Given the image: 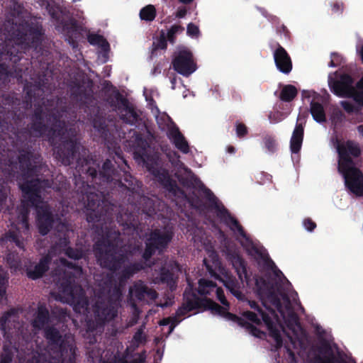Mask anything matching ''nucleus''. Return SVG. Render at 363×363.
<instances>
[{
  "label": "nucleus",
  "instance_id": "obj_1",
  "mask_svg": "<svg viewBox=\"0 0 363 363\" xmlns=\"http://www.w3.org/2000/svg\"><path fill=\"white\" fill-rule=\"evenodd\" d=\"M63 109L48 108L44 104H35L29 116V123L19 128L23 113L9 111L6 118L0 120V140L6 146L7 158L0 152V168L9 177L18 173L26 178L40 172V156L34 152L33 140L45 137L53 147L55 158L65 166L77 160L79 153L80 142L74 125H69L62 120Z\"/></svg>",
  "mask_w": 363,
  "mask_h": 363
},
{
  "label": "nucleus",
  "instance_id": "obj_2",
  "mask_svg": "<svg viewBox=\"0 0 363 363\" xmlns=\"http://www.w3.org/2000/svg\"><path fill=\"white\" fill-rule=\"evenodd\" d=\"M84 162L79 171L85 172L93 184L84 182L78 191L86 202V220L93 223L95 233L101 236L94 244L96 257L103 268L116 272L128 261V255L139 251L140 247L135 245L130 251L118 247L122 240L119 230L112 225L114 206L109 199L116 191H126L130 196L140 187L141 183L128 172L118 171L109 159L104 162L99 170V165L94 161L92 166L88 159H84Z\"/></svg>",
  "mask_w": 363,
  "mask_h": 363
},
{
  "label": "nucleus",
  "instance_id": "obj_3",
  "mask_svg": "<svg viewBox=\"0 0 363 363\" xmlns=\"http://www.w3.org/2000/svg\"><path fill=\"white\" fill-rule=\"evenodd\" d=\"M12 35L17 43L14 45L11 41L6 42L0 51V62L9 60L13 64L18 63L22 57L20 48H33L37 49L43 42L45 32L41 23L23 21ZM21 69L13 66L10 68L5 62L0 63V84L6 85L10 77H21Z\"/></svg>",
  "mask_w": 363,
  "mask_h": 363
},
{
  "label": "nucleus",
  "instance_id": "obj_4",
  "mask_svg": "<svg viewBox=\"0 0 363 363\" xmlns=\"http://www.w3.org/2000/svg\"><path fill=\"white\" fill-rule=\"evenodd\" d=\"M203 193L204 198L208 202L205 205L202 201L197 196L188 199V202L195 209L208 208L215 210L217 216L232 231H237L244 240L245 243H242L243 247L250 255H256L259 259L265 261L267 266L269 268H277L274 262L267 257L262 247H259L253 240L247 235L243 227L240 225L239 221L233 216L228 210L219 201L218 199L214 195L211 189L206 187L203 184L201 188Z\"/></svg>",
  "mask_w": 363,
  "mask_h": 363
},
{
  "label": "nucleus",
  "instance_id": "obj_5",
  "mask_svg": "<svg viewBox=\"0 0 363 363\" xmlns=\"http://www.w3.org/2000/svg\"><path fill=\"white\" fill-rule=\"evenodd\" d=\"M48 187H50V182L48 179L38 178L26 180L19 185L23 196L35 209L37 227L42 235H48L55 223V216L51 207L43 201L41 196L42 191Z\"/></svg>",
  "mask_w": 363,
  "mask_h": 363
},
{
  "label": "nucleus",
  "instance_id": "obj_6",
  "mask_svg": "<svg viewBox=\"0 0 363 363\" xmlns=\"http://www.w3.org/2000/svg\"><path fill=\"white\" fill-rule=\"evenodd\" d=\"M338 171L342 175L345 187L357 196H363V173L355 167L352 159L359 157L362 151L359 144L348 140L337 141Z\"/></svg>",
  "mask_w": 363,
  "mask_h": 363
},
{
  "label": "nucleus",
  "instance_id": "obj_7",
  "mask_svg": "<svg viewBox=\"0 0 363 363\" xmlns=\"http://www.w3.org/2000/svg\"><path fill=\"white\" fill-rule=\"evenodd\" d=\"M70 93L72 99L84 108L87 119L95 130L102 139L106 140L110 133L105 113L97 105L91 85L86 84L84 80H73L70 84Z\"/></svg>",
  "mask_w": 363,
  "mask_h": 363
},
{
  "label": "nucleus",
  "instance_id": "obj_8",
  "mask_svg": "<svg viewBox=\"0 0 363 363\" xmlns=\"http://www.w3.org/2000/svg\"><path fill=\"white\" fill-rule=\"evenodd\" d=\"M98 295L99 298L93 306V313L96 322L103 325L118 315L122 290L111 278H107L99 284Z\"/></svg>",
  "mask_w": 363,
  "mask_h": 363
},
{
  "label": "nucleus",
  "instance_id": "obj_9",
  "mask_svg": "<svg viewBox=\"0 0 363 363\" xmlns=\"http://www.w3.org/2000/svg\"><path fill=\"white\" fill-rule=\"evenodd\" d=\"M44 337L50 350L55 355L56 363H75L77 347L72 337L67 335L63 337L53 325L44 328Z\"/></svg>",
  "mask_w": 363,
  "mask_h": 363
},
{
  "label": "nucleus",
  "instance_id": "obj_10",
  "mask_svg": "<svg viewBox=\"0 0 363 363\" xmlns=\"http://www.w3.org/2000/svg\"><path fill=\"white\" fill-rule=\"evenodd\" d=\"M174 237V232L170 229L155 228L146 234L145 249L142 254L144 261H149L157 252L162 255L167 250Z\"/></svg>",
  "mask_w": 363,
  "mask_h": 363
},
{
  "label": "nucleus",
  "instance_id": "obj_11",
  "mask_svg": "<svg viewBox=\"0 0 363 363\" xmlns=\"http://www.w3.org/2000/svg\"><path fill=\"white\" fill-rule=\"evenodd\" d=\"M60 292L75 304L74 309L80 306L83 309H87L88 301L84 296V292L80 286L75 283V276L71 272H63L59 277L57 283Z\"/></svg>",
  "mask_w": 363,
  "mask_h": 363
},
{
  "label": "nucleus",
  "instance_id": "obj_12",
  "mask_svg": "<svg viewBox=\"0 0 363 363\" xmlns=\"http://www.w3.org/2000/svg\"><path fill=\"white\" fill-rule=\"evenodd\" d=\"M144 162L147 171L164 189L174 195L178 192L184 194L176 181L172 179L169 171L160 165L157 158L147 156Z\"/></svg>",
  "mask_w": 363,
  "mask_h": 363
},
{
  "label": "nucleus",
  "instance_id": "obj_13",
  "mask_svg": "<svg viewBox=\"0 0 363 363\" xmlns=\"http://www.w3.org/2000/svg\"><path fill=\"white\" fill-rule=\"evenodd\" d=\"M174 69L179 74L189 77L197 68L193 53L187 49L179 50L172 62Z\"/></svg>",
  "mask_w": 363,
  "mask_h": 363
},
{
  "label": "nucleus",
  "instance_id": "obj_14",
  "mask_svg": "<svg viewBox=\"0 0 363 363\" xmlns=\"http://www.w3.org/2000/svg\"><path fill=\"white\" fill-rule=\"evenodd\" d=\"M332 91L340 97L352 99L355 101V96L359 94L357 82L354 84V79L348 74H342L335 80L331 85Z\"/></svg>",
  "mask_w": 363,
  "mask_h": 363
},
{
  "label": "nucleus",
  "instance_id": "obj_15",
  "mask_svg": "<svg viewBox=\"0 0 363 363\" xmlns=\"http://www.w3.org/2000/svg\"><path fill=\"white\" fill-rule=\"evenodd\" d=\"M128 296L131 304L135 306L136 301H153L157 299L158 294L154 289L148 287L142 280H138L130 287Z\"/></svg>",
  "mask_w": 363,
  "mask_h": 363
},
{
  "label": "nucleus",
  "instance_id": "obj_16",
  "mask_svg": "<svg viewBox=\"0 0 363 363\" xmlns=\"http://www.w3.org/2000/svg\"><path fill=\"white\" fill-rule=\"evenodd\" d=\"M226 259L232 264L233 267L235 269L239 279L242 284L245 281L247 284L250 280V276L247 271V264L245 259L239 254L235 248L229 246L225 247L224 250Z\"/></svg>",
  "mask_w": 363,
  "mask_h": 363
},
{
  "label": "nucleus",
  "instance_id": "obj_17",
  "mask_svg": "<svg viewBox=\"0 0 363 363\" xmlns=\"http://www.w3.org/2000/svg\"><path fill=\"white\" fill-rule=\"evenodd\" d=\"M116 99L122 106V108H120L119 110L121 113L120 118L123 123L133 125L141 122L142 119L138 111L133 105L129 103L126 98L118 91Z\"/></svg>",
  "mask_w": 363,
  "mask_h": 363
},
{
  "label": "nucleus",
  "instance_id": "obj_18",
  "mask_svg": "<svg viewBox=\"0 0 363 363\" xmlns=\"http://www.w3.org/2000/svg\"><path fill=\"white\" fill-rule=\"evenodd\" d=\"M273 52V57L277 69L285 74H289L293 68L291 58L287 51L279 43Z\"/></svg>",
  "mask_w": 363,
  "mask_h": 363
},
{
  "label": "nucleus",
  "instance_id": "obj_19",
  "mask_svg": "<svg viewBox=\"0 0 363 363\" xmlns=\"http://www.w3.org/2000/svg\"><path fill=\"white\" fill-rule=\"evenodd\" d=\"M49 84V78L48 75L43 72L38 75L37 79L35 80L34 84H27L25 86L26 95L29 100L35 99L37 95H43L44 93V89L47 88Z\"/></svg>",
  "mask_w": 363,
  "mask_h": 363
},
{
  "label": "nucleus",
  "instance_id": "obj_20",
  "mask_svg": "<svg viewBox=\"0 0 363 363\" xmlns=\"http://www.w3.org/2000/svg\"><path fill=\"white\" fill-rule=\"evenodd\" d=\"M51 261L52 258L49 255L42 257L39 262L33 268L29 267L26 269V276L32 280L42 278L49 270Z\"/></svg>",
  "mask_w": 363,
  "mask_h": 363
},
{
  "label": "nucleus",
  "instance_id": "obj_21",
  "mask_svg": "<svg viewBox=\"0 0 363 363\" xmlns=\"http://www.w3.org/2000/svg\"><path fill=\"white\" fill-rule=\"evenodd\" d=\"M203 309L205 311H211V313L214 315H219L234 323H235L237 320H239V316L228 311L229 308L224 306H221L214 301L208 298H205Z\"/></svg>",
  "mask_w": 363,
  "mask_h": 363
},
{
  "label": "nucleus",
  "instance_id": "obj_22",
  "mask_svg": "<svg viewBox=\"0 0 363 363\" xmlns=\"http://www.w3.org/2000/svg\"><path fill=\"white\" fill-rule=\"evenodd\" d=\"M50 322V315L49 310L45 303H39L37 310L33 315L32 326L37 330H42Z\"/></svg>",
  "mask_w": 363,
  "mask_h": 363
},
{
  "label": "nucleus",
  "instance_id": "obj_23",
  "mask_svg": "<svg viewBox=\"0 0 363 363\" xmlns=\"http://www.w3.org/2000/svg\"><path fill=\"white\" fill-rule=\"evenodd\" d=\"M259 314L261 316V321L262 320L267 326L270 337L274 340L277 347H281L283 342L282 337L279 330L274 323L271 316L262 308H259Z\"/></svg>",
  "mask_w": 363,
  "mask_h": 363
},
{
  "label": "nucleus",
  "instance_id": "obj_24",
  "mask_svg": "<svg viewBox=\"0 0 363 363\" xmlns=\"http://www.w3.org/2000/svg\"><path fill=\"white\" fill-rule=\"evenodd\" d=\"M167 136L182 152L186 154L189 152V144L176 125L169 128Z\"/></svg>",
  "mask_w": 363,
  "mask_h": 363
},
{
  "label": "nucleus",
  "instance_id": "obj_25",
  "mask_svg": "<svg viewBox=\"0 0 363 363\" xmlns=\"http://www.w3.org/2000/svg\"><path fill=\"white\" fill-rule=\"evenodd\" d=\"M299 118L297 119L296 127L293 131L292 136L290 140V150L292 153H298L301 149L304 128L302 123H299Z\"/></svg>",
  "mask_w": 363,
  "mask_h": 363
},
{
  "label": "nucleus",
  "instance_id": "obj_26",
  "mask_svg": "<svg viewBox=\"0 0 363 363\" xmlns=\"http://www.w3.org/2000/svg\"><path fill=\"white\" fill-rule=\"evenodd\" d=\"M223 285L238 300L243 301L245 296L240 291V283L235 277L227 276L225 279L223 281Z\"/></svg>",
  "mask_w": 363,
  "mask_h": 363
},
{
  "label": "nucleus",
  "instance_id": "obj_27",
  "mask_svg": "<svg viewBox=\"0 0 363 363\" xmlns=\"http://www.w3.org/2000/svg\"><path fill=\"white\" fill-rule=\"evenodd\" d=\"M160 280L162 284H166L170 291H173L176 289L177 279L169 269L164 267H161Z\"/></svg>",
  "mask_w": 363,
  "mask_h": 363
},
{
  "label": "nucleus",
  "instance_id": "obj_28",
  "mask_svg": "<svg viewBox=\"0 0 363 363\" xmlns=\"http://www.w3.org/2000/svg\"><path fill=\"white\" fill-rule=\"evenodd\" d=\"M204 301L205 298H201L192 293L188 296L184 294V302L183 304L188 311H192L195 309L203 308Z\"/></svg>",
  "mask_w": 363,
  "mask_h": 363
},
{
  "label": "nucleus",
  "instance_id": "obj_29",
  "mask_svg": "<svg viewBox=\"0 0 363 363\" xmlns=\"http://www.w3.org/2000/svg\"><path fill=\"white\" fill-rule=\"evenodd\" d=\"M310 112L313 118L316 122L321 123L326 121L325 112L322 104L312 100L311 102Z\"/></svg>",
  "mask_w": 363,
  "mask_h": 363
},
{
  "label": "nucleus",
  "instance_id": "obj_30",
  "mask_svg": "<svg viewBox=\"0 0 363 363\" xmlns=\"http://www.w3.org/2000/svg\"><path fill=\"white\" fill-rule=\"evenodd\" d=\"M8 242L15 243L19 249L24 250L23 240L18 232L9 230L4 234L1 238V245H5Z\"/></svg>",
  "mask_w": 363,
  "mask_h": 363
},
{
  "label": "nucleus",
  "instance_id": "obj_31",
  "mask_svg": "<svg viewBox=\"0 0 363 363\" xmlns=\"http://www.w3.org/2000/svg\"><path fill=\"white\" fill-rule=\"evenodd\" d=\"M255 279L257 293L260 296H263L264 294L274 288V284L266 280L262 277L255 276Z\"/></svg>",
  "mask_w": 363,
  "mask_h": 363
},
{
  "label": "nucleus",
  "instance_id": "obj_32",
  "mask_svg": "<svg viewBox=\"0 0 363 363\" xmlns=\"http://www.w3.org/2000/svg\"><path fill=\"white\" fill-rule=\"evenodd\" d=\"M298 94V90L291 84L284 85L279 94V99L284 102L292 101Z\"/></svg>",
  "mask_w": 363,
  "mask_h": 363
},
{
  "label": "nucleus",
  "instance_id": "obj_33",
  "mask_svg": "<svg viewBox=\"0 0 363 363\" xmlns=\"http://www.w3.org/2000/svg\"><path fill=\"white\" fill-rule=\"evenodd\" d=\"M24 201H22L21 208H19L18 212V219L20 220L22 226L26 229H28L29 223H28V216H29V207H32L29 202H28L27 199L23 196Z\"/></svg>",
  "mask_w": 363,
  "mask_h": 363
},
{
  "label": "nucleus",
  "instance_id": "obj_34",
  "mask_svg": "<svg viewBox=\"0 0 363 363\" xmlns=\"http://www.w3.org/2000/svg\"><path fill=\"white\" fill-rule=\"evenodd\" d=\"M87 40L91 45H97L104 51H106L109 49V43L101 35L96 33H89L87 35Z\"/></svg>",
  "mask_w": 363,
  "mask_h": 363
},
{
  "label": "nucleus",
  "instance_id": "obj_35",
  "mask_svg": "<svg viewBox=\"0 0 363 363\" xmlns=\"http://www.w3.org/2000/svg\"><path fill=\"white\" fill-rule=\"evenodd\" d=\"M239 320H236V323L241 326L245 328L253 336L257 337H262V335H264V333L258 329L257 327L253 325L252 324L247 322L246 320L241 317H238Z\"/></svg>",
  "mask_w": 363,
  "mask_h": 363
},
{
  "label": "nucleus",
  "instance_id": "obj_36",
  "mask_svg": "<svg viewBox=\"0 0 363 363\" xmlns=\"http://www.w3.org/2000/svg\"><path fill=\"white\" fill-rule=\"evenodd\" d=\"M263 296L266 297L270 303L274 306L277 310L283 313V306L279 295L276 293L274 288L264 294Z\"/></svg>",
  "mask_w": 363,
  "mask_h": 363
},
{
  "label": "nucleus",
  "instance_id": "obj_37",
  "mask_svg": "<svg viewBox=\"0 0 363 363\" xmlns=\"http://www.w3.org/2000/svg\"><path fill=\"white\" fill-rule=\"evenodd\" d=\"M156 17V9L152 4L143 7L140 11V18L145 21H152Z\"/></svg>",
  "mask_w": 363,
  "mask_h": 363
},
{
  "label": "nucleus",
  "instance_id": "obj_38",
  "mask_svg": "<svg viewBox=\"0 0 363 363\" xmlns=\"http://www.w3.org/2000/svg\"><path fill=\"white\" fill-rule=\"evenodd\" d=\"M140 203L143 205L142 211L148 216H151L155 213L154 201L148 197H141Z\"/></svg>",
  "mask_w": 363,
  "mask_h": 363
},
{
  "label": "nucleus",
  "instance_id": "obj_39",
  "mask_svg": "<svg viewBox=\"0 0 363 363\" xmlns=\"http://www.w3.org/2000/svg\"><path fill=\"white\" fill-rule=\"evenodd\" d=\"M215 288H216V284L213 281L205 279H201L199 281V293L201 295L209 294L210 292L208 289Z\"/></svg>",
  "mask_w": 363,
  "mask_h": 363
},
{
  "label": "nucleus",
  "instance_id": "obj_40",
  "mask_svg": "<svg viewBox=\"0 0 363 363\" xmlns=\"http://www.w3.org/2000/svg\"><path fill=\"white\" fill-rule=\"evenodd\" d=\"M262 140L264 145V147L269 152L274 153L277 151L278 143L274 135L268 134L265 135L263 137Z\"/></svg>",
  "mask_w": 363,
  "mask_h": 363
},
{
  "label": "nucleus",
  "instance_id": "obj_41",
  "mask_svg": "<svg viewBox=\"0 0 363 363\" xmlns=\"http://www.w3.org/2000/svg\"><path fill=\"white\" fill-rule=\"evenodd\" d=\"M184 28L181 25L174 24L171 26L167 33V38L171 43H174L176 40V35L182 33Z\"/></svg>",
  "mask_w": 363,
  "mask_h": 363
},
{
  "label": "nucleus",
  "instance_id": "obj_42",
  "mask_svg": "<svg viewBox=\"0 0 363 363\" xmlns=\"http://www.w3.org/2000/svg\"><path fill=\"white\" fill-rule=\"evenodd\" d=\"M9 14L13 18H18L22 13V6L16 1H11L9 4Z\"/></svg>",
  "mask_w": 363,
  "mask_h": 363
},
{
  "label": "nucleus",
  "instance_id": "obj_43",
  "mask_svg": "<svg viewBox=\"0 0 363 363\" xmlns=\"http://www.w3.org/2000/svg\"><path fill=\"white\" fill-rule=\"evenodd\" d=\"M13 358V354L9 346L3 347V352L0 357V363H11Z\"/></svg>",
  "mask_w": 363,
  "mask_h": 363
},
{
  "label": "nucleus",
  "instance_id": "obj_44",
  "mask_svg": "<svg viewBox=\"0 0 363 363\" xmlns=\"http://www.w3.org/2000/svg\"><path fill=\"white\" fill-rule=\"evenodd\" d=\"M65 255L70 259H73L74 260L80 259L83 257L84 253L82 250H79L77 248H73L71 247H68L65 250Z\"/></svg>",
  "mask_w": 363,
  "mask_h": 363
},
{
  "label": "nucleus",
  "instance_id": "obj_45",
  "mask_svg": "<svg viewBox=\"0 0 363 363\" xmlns=\"http://www.w3.org/2000/svg\"><path fill=\"white\" fill-rule=\"evenodd\" d=\"M167 38H166L164 33L162 31L160 38L157 40L156 42L153 43L154 50H164L167 48Z\"/></svg>",
  "mask_w": 363,
  "mask_h": 363
},
{
  "label": "nucleus",
  "instance_id": "obj_46",
  "mask_svg": "<svg viewBox=\"0 0 363 363\" xmlns=\"http://www.w3.org/2000/svg\"><path fill=\"white\" fill-rule=\"evenodd\" d=\"M235 132L239 138H242L248 134V128L243 123L237 121L235 123Z\"/></svg>",
  "mask_w": 363,
  "mask_h": 363
},
{
  "label": "nucleus",
  "instance_id": "obj_47",
  "mask_svg": "<svg viewBox=\"0 0 363 363\" xmlns=\"http://www.w3.org/2000/svg\"><path fill=\"white\" fill-rule=\"evenodd\" d=\"M341 106L348 113H358L359 108L352 104L351 102L344 101L340 103Z\"/></svg>",
  "mask_w": 363,
  "mask_h": 363
},
{
  "label": "nucleus",
  "instance_id": "obj_48",
  "mask_svg": "<svg viewBox=\"0 0 363 363\" xmlns=\"http://www.w3.org/2000/svg\"><path fill=\"white\" fill-rule=\"evenodd\" d=\"M186 33L191 38H197L200 33L199 28L194 23H190L187 25Z\"/></svg>",
  "mask_w": 363,
  "mask_h": 363
},
{
  "label": "nucleus",
  "instance_id": "obj_49",
  "mask_svg": "<svg viewBox=\"0 0 363 363\" xmlns=\"http://www.w3.org/2000/svg\"><path fill=\"white\" fill-rule=\"evenodd\" d=\"M15 313L14 309H11L6 312H5L2 316L0 318V325L1 327V329L5 330H6V323L9 320V318Z\"/></svg>",
  "mask_w": 363,
  "mask_h": 363
},
{
  "label": "nucleus",
  "instance_id": "obj_50",
  "mask_svg": "<svg viewBox=\"0 0 363 363\" xmlns=\"http://www.w3.org/2000/svg\"><path fill=\"white\" fill-rule=\"evenodd\" d=\"M134 275L133 272L131 271L130 267L127 265L125 266L120 272L119 279L120 281H125L129 279Z\"/></svg>",
  "mask_w": 363,
  "mask_h": 363
},
{
  "label": "nucleus",
  "instance_id": "obj_51",
  "mask_svg": "<svg viewBox=\"0 0 363 363\" xmlns=\"http://www.w3.org/2000/svg\"><path fill=\"white\" fill-rule=\"evenodd\" d=\"M138 358L133 359L131 361H128L125 359H122V363H145L146 362V352L145 350H143L140 353L138 354Z\"/></svg>",
  "mask_w": 363,
  "mask_h": 363
},
{
  "label": "nucleus",
  "instance_id": "obj_52",
  "mask_svg": "<svg viewBox=\"0 0 363 363\" xmlns=\"http://www.w3.org/2000/svg\"><path fill=\"white\" fill-rule=\"evenodd\" d=\"M216 297L224 306L228 308L230 307V303L225 296L224 291L220 287L216 288Z\"/></svg>",
  "mask_w": 363,
  "mask_h": 363
},
{
  "label": "nucleus",
  "instance_id": "obj_53",
  "mask_svg": "<svg viewBox=\"0 0 363 363\" xmlns=\"http://www.w3.org/2000/svg\"><path fill=\"white\" fill-rule=\"evenodd\" d=\"M133 340L138 344H142L146 342V337L143 334V330L142 328L138 329L134 334Z\"/></svg>",
  "mask_w": 363,
  "mask_h": 363
},
{
  "label": "nucleus",
  "instance_id": "obj_54",
  "mask_svg": "<svg viewBox=\"0 0 363 363\" xmlns=\"http://www.w3.org/2000/svg\"><path fill=\"white\" fill-rule=\"evenodd\" d=\"M245 317L250 321H252V323L260 325L261 324V319L258 317L257 314L252 311H246L244 313Z\"/></svg>",
  "mask_w": 363,
  "mask_h": 363
},
{
  "label": "nucleus",
  "instance_id": "obj_55",
  "mask_svg": "<svg viewBox=\"0 0 363 363\" xmlns=\"http://www.w3.org/2000/svg\"><path fill=\"white\" fill-rule=\"evenodd\" d=\"M134 274L138 273L145 269V265L143 262H135L128 265Z\"/></svg>",
  "mask_w": 363,
  "mask_h": 363
},
{
  "label": "nucleus",
  "instance_id": "obj_56",
  "mask_svg": "<svg viewBox=\"0 0 363 363\" xmlns=\"http://www.w3.org/2000/svg\"><path fill=\"white\" fill-rule=\"evenodd\" d=\"M60 261H61V263L64 266H65L69 269H74L77 272H82V267L79 266L78 264H77L75 263H73L72 262H69L65 258H62Z\"/></svg>",
  "mask_w": 363,
  "mask_h": 363
},
{
  "label": "nucleus",
  "instance_id": "obj_57",
  "mask_svg": "<svg viewBox=\"0 0 363 363\" xmlns=\"http://www.w3.org/2000/svg\"><path fill=\"white\" fill-rule=\"evenodd\" d=\"M304 228L309 232H312L316 228V223L310 218H306L303 220Z\"/></svg>",
  "mask_w": 363,
  "mask_h": 363
},
{
  "label": "nucleus",
  "instance_id": "obj_58",
  "mask_svg": "<svg viewBox=\"0 0 363 363\" xmlns=\"http://www.w3.org/2000/svg\"><path fill=\"white\" fill-rule=\"evenodd\" d=\"M298 318L297 315L294 312H291L289 314V323H288V327L291 329V326L294 325H298Z\"/></svg>",
  "mask_w": 363,
  "mask_h": 363
},
{
  "label": "nucleus",
  "instance_id": "obj_59",
  "mask_svg": "<svg viewBox=\"0 0 363 363\" xmlns=\"http://www.w3.org/2000/svg\"><path fill=\"white\" fill-rule=\"evenodd\" d=\"M7 198V188L4 182H0V203Z\"/></svg>",
  "mask_w": 363,
  "mask_h": 363
},
{
  "label": "nucleus",
  "instance_id": "obj_60",
  "mask_svg": "<svg viewBox=\"0 0 363 363\" xmlns=\"http://www.w3.org/2000/svg\"><path fill=\"white\" fill-rule=\"evenodd\" d=\"M318 352L320 353V354H327L329 352H330L331 350V348H330V345L326 342H324L321 344V345L318 347Z\"/></svg>",
  "mask_w": 363,
  "mask_h": 363
},
{
  "label": "nucleus",
  "instance_id": "obj_61",
  "mask_svg": "<svg viewBox=\"0 0 363 363\" xmlns=\"http://www.w3.org/2000/svg\"><path fill=\"white\" fill-rule=\"evenodd\" d=\"M187 13V9L185 6H179L178 7L177 12L175 13V16L178 18H183Z\"/></svg>",
  "mask_w": 363,
  "mask_h": 363
},
{
  "label": "nucleus",
  "instance_id": "obj_62",
  "mask_svg": "<svg viewBox=\"0 0 363 363\" xmlns=\"http://www.w3.org/2000/svg\"><path fill=\"white\" fill-rule=\"evenodd\" d=\"M277 32L280 34H283L286 38H289L290 32L284 25H281L278 29Z\"/></svg>",
  "mask_w": 363,
  "mask_h": 363
},
{
  "label": "nucleus",
  "instance_id": "obj_63",
  "mask_svg": "<svg viewBox=\"0 0 363 363\" xmlns=\"http://www.w3.org/2000/svg\"><path fill=\"white\" fill-rule=\"evenodd\" d=\"M331 58L333 59V61H335V63L338 65V66L342 65L343 60L342 57L337 52H332Z\"/></svg>",
  "mask_w": 363,
  "mask_h": 363
},
{
  "label": "nucleus",
  "instance_id": "obj_64",
  "mask_svg": "<svg viewBox=\"0 0 363 363\" xmlns=\"http://www.w3.org/2000/svg\"><path fill=\"white\" fill-rule=\"evenodd\" d=\"M355 96V102L361 106H363V89H359V94Z\"/></svg>",
  "mask_w": 363,
  "mask_h": 363
}]
</instances>
